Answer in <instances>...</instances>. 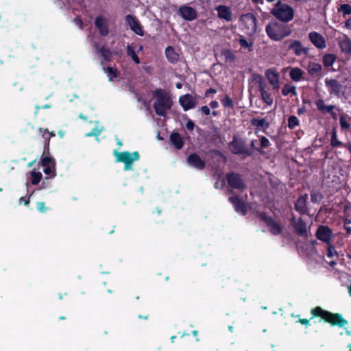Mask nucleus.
Listing matches in <instances>:
<instances>
[{
  "mask_svg": "<svg viewBox=\"0 0 351 351\" xmlns=\"http://www.w3.org/2000/svg\"><path fill=\"white\" fill-rule=\"evenodd\" d=\"M312 317L311 319L314 317H320L321 319L319 322L323 319L325 322L329 323L331 326H338L339 328L343 327L345 325L348 324V321L344 319L341 313H334L326 310H324L320 306H316L313 308L311 311Z\"/></svg>",
  "mask_w": 351,
  "mask_h": 351,
  "instance_id": "obj_1",
  "label": "nucleus"
},
{
  "mask_svg": "<svg viewBox=\"0 0 351 351\" xmlns=\"http://www.w3.org/2000/svg\"><path fill=\"white\" fill-rule=\"evenodd\" d=\"M267 36L273 41H281L291 34V27L274 20L269 21L265 27Z\"/></svg>",
  "mask_w": 351,
  "mask_h": 351,
  "instance_id": "obj_2",
  "label": "nucleus"
},
{
  "mask_svg": "<svg viewBox=\"0 0 351 351\" xmlns=\"http://www.w3.org/2000/svg\"><path fill=\"white\" fill-rule=\"evenodd\" d=\"M156 100L154 103V108L157 115L165 117L167 111L171 108L173 101L171 96L165 90L156 88L152 92Z\"/></svg>",
  "mask_w": 351,
  "mask_h": 351,
  "instance_id": "obj_3",
  "label": "nucleus"
},
{
  "mask_svg": "<svg viewBox=\"0 0 351 351\" xmlns=\"http://www.w3.org/2000/svg\"><path fill=\"white\" fill-rule=\"evenodd\" d=\"M270 13L279 21L285 24L293 20L294 17L293 8L287 3H282L280 0L274 4Z\"/></svg>",
  "mask_w": 351,
  "mask_h": 351,
  "instance_id": "obj_4",
  "label": "nucleus"
},
{
  "mask_svg": "<svg viewBox=\"0 0 351 351\" xmlns=\"http://www.w3.org/2000/svg\"><path fill=\"white\" fill-rule=\"evenodd\" d=\"M229 148L233 154L242 156L243 158L252 156V150L250 149L246 141L237 136H234L229 143Z\"/></svg>",
  "mask_w": 351,
  "mask_h": 351,
  "instance_id": "obj_5",
  "label": "nucleus"
},
{
  "mask_svg": "<svg viewBox=\"0 0 351 351\" xmlns=\"http://www.w3.org/2000/svg\"><path fill=\"white\" fill-rule=\"evenodd\" d=\"M228 184V193L229 191L237 190L240 193L246 191L247 185L244 180L243 176L235 171H230L226 176Z\"/></svg>",
  "mask_w": 351,
  "mask_h": 351,
  "instance_id": "obj_6",
  "label": "nucleus"
},
{
  "mask_svg": "<svg viewBox=\"0 0 351 351\" xmlns=\"http://www.w3.org/2000/svg\"><path fill=\"white\" fill-rule=\"evenodd\" d=\"M229 195L228 201L232 204L234 210L243 216L246 215L248 212L247 194L243 196L230 190Z\"/></svg>",
  "mask_w": 351,
  "mask_h": 351,
  "instance_id": "obj_7",
  "label": "nucleus"
},
{
  "mask_svg": "<svg viewBox=\"0 0 351 351\" xmlns=\"http://www.w3.org/2000/svg\"><path fill=\"white\" fill-rule=\"evenodd\" d=\"M252 81L258 85L261 93V99L267 106H271L274 102L273 97L267 90V84L263 77L258 73H254L251 76Z\"/></svg>",
  "mask_w": 351,
  "mask_h": 351,
  "instance_id": "obj_8",
  "label": "nucleus"
},
{
  "mask_svg": "<svg viewBox=\"0 0 351 351\" xmlns=\"http://www.w3.org/2000/svg\"><path fill=\"white\" fill-rule=\"evenodd\" d=\"M114 155L116 157V161L124 164V171L131 170L134 161L140 158V154L137 151L132 153L128 151L118 152L114 151Z\"/></svg>",
  "mask_w": 351,
  "mask_h": 351,
  "instance_id": "obj_9",
  "label": "nucleus"
},
{
  "mask_svg": "<svg viewBox=\"0 0 351 351\" xmlns=\"http://www.w3.org/2000/svg\"><path fill=\"white\" fill-rule=\"evenodd\" d=\"M243 30L249 36H254L257 29V19L252 12L243 14L239 19Z\"/></svg>",
  "mask_w": 351,
  "mask_h": 351,
  "instance_id": "obj_10",
  "label": "nucleus"
},
{
  "mask_svg": "<svg viewBox=\"0 0 351 351\" xmlns=\"http://www.w3.org/2000/svg\"><path fill=\"white\" fill-rule=\"evenodd\" d=\"M256 217L269 227V232L272 235L277 236L282 232V226L280 223L276 221L272 217L268 216L265 212H258Z\"/></svg>",
  "mask_w": 351,
  "mask_h": 351,
  "instance_id": "obj_11",
  "label": "nucleus"
},
{
  "mask_svg": "<svg viewBox=\"0 0 351 351\" xmlns=\"http://www.w3.org/2000/svg\"><path fill=\"white\" fill-rule=\"evenodd\" d=\"M206 158L209 166H210L215 172L213 177L215 179V187L218 189V184L219 182V150L218 149H210L206 153Z\"/></svg>",
  "mask_w": 351,
  "mask_h": 351,
  "instance_id": "obj_12",
  "label": "nucleus"
},
{
  "mask_svg": "<svg viewBox=\"0 0 351 351\" xmlns=\"http://www.w3.org/2000/svg\"><path fill=\"white\" fill-rule=\"evenodd\" d=\"M328 92L331 96L340 98L345 93L343 83L335 78L326 77L324 80Z\"/></svg>",
  "mask_w": 351,
  "mask_h": 351,
  "instance_id": "obj_13",
  "label": "nucleus"
},
{
  "mask_svg": "<svg viewBox=\"0 0 351 351\" xmlns=\"http://www.w3.org/2000/svg\"><path fill=\"white\" fill-rule=\"evenodd\" d=\"M289 221L296 234L302 237L308 236L307 224L302 217L296 219L295 215L292 213Z\"/></svg>",
  "mask_w": 351,
  "mask_h": 351,
  "instance_id": "obj_14",
  "label": "nucleus"
},
{
  "mask_svg": "<svg viewBox=\"0 0 351 351\" xmlns=\"http://www.w3.org/2000/svg\"><path fill=\"white\" fill-rule=\"evenodd\" d=\"M315 237L318 240L328 244L333 237L332 230L328 226L320 225L316 230Z\"/></svg>",
  "mask_w": 351,
  "mask_h": 351,
  "instance_id": "obj_15",
  "label": "nucleus"
},
{
  "mask_svg": "<svg viewBox=\"0 0 351 351\" xmlns=\"http://www.w3.org/2000/svg\"><path fill=\"white\" fill-rule=\"evenodd\" d=\"M285 45H288L287 49L292 51L296 56L308 53V48L304 47L300 40L289 39L285 42Z\"/></svg>",
  "mask_w": 351,
  "mask_h": 351,
  "instance_id": "obj_16",
  "label": "nucleus"
},
{
  "mask_svg": "<svg viewBox=\"0 0 351 351\" xmlns=\"http://www.w3.org/2000/svg\"><path fill=\"white\" fill-rule=\"evenodd\" d=\"M125 19V22L130 26V28L132 32L141 36L144 35L143 26L136 16L131 14H128L126 15Z\"/></svg>",
  "mask_w": 351,
  "mask_h": 351,
  "instance_id": "obj_17",
  "label": "nucleus"
},
{
  "mask_svg": "<svg viewBox=\"0 0 351 351\" xmlns=\"http://www.w3.org/2000/svg\"><path fill=\"white\" fill-rule=\"evenodd\" d=\"M94 24L101 36H106L109 34L108 21L106 17L101 15L96 16Z\"/></svg>",
  "mask_w": 351,
  "mask_h": 351,
  "instance_id": "obj_18",
  "label": "nucleus"
},
{
  "mask_svg": "<svg viewBox=\"0 0 351 351\" xmlns=\"http://www.w3.org/2000/svg\"><path fill=\"white\" fill-rule=\"evenodd\" d=\"M308 194L300 195L294 204L295 210L298 212L301 215L308 213V208L307 206Z\"/></svg>",
  "mask_w": 351,
  "mask_h": 351,
  "instance_id": "obj_19",
  "label": "nucleus"
},
{
  "mask_svg": "<svg viewBox=\"0 0 351 351\" xmlns=\"http://www.w3.org/2000/svg\"><path fill=\"white\" fill-rule=\"evenodd\" d=\"M179 15L186 21H193L197 18V11L192 7L182 5L178 9Z\"/></svg>",
  "mask_w": 351,
  "mask_h": 351,
  "instance_id": "obj_20",
  "label": "nucleus"
},
{
  "mask_svg": "<svg viewBox=\"0 0 351 351\" xmlns=\"http://www.w3.org/2000/svg\"><path fill=\"white\" fill-rule=\"evenodd\" d=\"M186 162L189 165L199 170H203L206 167V162L202 160L199 156L196 153L189 155L186 158Z\"/></svg>",
  "mask_w": 351,
  "mask_h": 351,
  "instance_id": "obj_21",
  "label": "nucleus"
},
{
  "mask_svg": "<svg viewBox=\"0 0 351 351\" xmlns=\"http://www.w3.org/2000/svg\"><path fill=\"white\" fill-rule=\"evenodd\" d=\"M308 38L313 45L317 49H322L326 47V40L324 36L316 32L308 34Z\"/></svg>",
  "mask_w": 351,
  "mask_h": 351,
  "instance_id": "obj_22",
  "label": "nucleus"
},
{
  "mask_svg": "<svg viewBox=\"0 0 351 351\" xmlns=\"http://www.w3.org/2000/svg\"><path fill=\"white\" fill-rule=\"evenodd\" d=\"M179 102L183 109L186 111L195 108V102L190 94L182 95L179 98Z\"/></svg>",
  "mask_w": 351,
  "mask_h": 351,
  "instance_id": "obj_23",
  "label": "nucleus"
},
{
  "mask_svg": "<svg viewBox=\"0 0 351 351\" xmlns=\"http://www.w3.org/2000/svg\"><path fill=\"white\" fill-rule=\"evenodd\" d=\"M315 104L318 111L322 114H330L332 112V110L335 109H337V110H340L339 108H337L335 105H326L324 99H318L315 100Z\"/></svg>",
  "mask_w": 351,
  "mask_h": 351,
  "instance_id": "obj_24",
  "label": "nucleus"
},
{
  "mask_svg": "<svg viewBox=\"0 0 351 351\" xmlns=\"http://www.w3.org/2000/svg\"><path fill=\"white\" fill-rule=\"evenodd\" d=\"M307 71L308 74L313 77H320L322 75V66L317 62H309Z\"/></svg>",
  "mask_w": 351,
  "mask_h": 351,
  "instance_id": "obj_25",
  "label": "nucleus"
},
{
  "mask_svg": "<svg viewBox=\"0 0 351 351\" xmlns=\"http://www.w3.org/2000/svg\"><path fill=\"white\" fill-rule=\"evenodd\" d=\"M265 75L270 84L273 86L274 89H278L280 86L278 73L273 69H268L266 71Z\"/></svg>",
  "mask_w": 351,
  "mask_h": 351,
  "instance_id": "obj_26",
  "label": "nucleus"
},
{
  "mask_svg": "<svg viewBox=\"0 0 351 351\" xmlns=\"http://www.w3.org/2000/svg\"><path fill=\"white\" fill-rule=\"evenodd\" d=\"M170 142L172 145L177 149H181L184 145V141L180 133L173 132L169 137Z\"/></svg>",
  "mask_w": 351,
  "mask_h": 351,
  "instance_id": "obj_27",
  "label": "nucleus"
},
{
  "mask_svg": "<svg viewBox=\"0 0 351 351\" xmlns=\"http://www.w3.org/2000/svg\"><path fill=\"white\" fill-rule=\"evenodd\" d=\"M94 47L95 50L101 54L106 61L110 62L112 60V54L109 49H106L105 46L99 47L98 43H95Z\"/></svg>",
  "mask_w": 351,
  "mask_h": 351,
  "instance_id": "obj_28",
  "label": "nucleus"
},
{
  "mask_svg": "<svg viewBox=\"0 0 351 351\" xmlns=\"http://www.w3.org/2000/svg\"><path fill=\"white\" fill-rule=\"evenodd\" d=\"M339 47L342 53L347 55L351 53V40L347 36L339 41Z\"/></svg>",
  "mask_w": 351,
  "mask_h": 351,
  "instance_id": "obj_29",
  "label": "nucleus"
},
{
  "mask_svg": "<svg viewBox=\"0 0 351 351\" xmlns=\"http://www.w3.org/2000/svg\"><path fill=\"white\" fill-rule=\"evenodd\" d=\"M165 56L167 60L171 64H176L178 62L179 55L176 52L174 48L171 46H168L165 49Z\"/></svg>",
  "mask_w": 351,
  "mask_h": 351,
  "instance_id": "obj_30",
  "label": "nucleus"
},
{
  "mask_svg": "<svg viewBox=\"0 0 351 351\" xmlns=\"http://www.w3.org/2000/svg\"><path fill=\"white\" fill-rule=\"evenodd\" d=\"M38 131L44 139V154L46 152L49 154L50 140L47 134L49 133V130L47 128H39Z\"/></svg>",
  "mask_w": 351,
  "mask_h": 351,
  "instance_id": "obj_31",
  "label": "nucleus"
},
{
  "mask_svg": "<svg viewBox=\"0 0 351 351\" xmlns=\"http://www.w3.org/2000/svg\"><path fill=\"white\" fill-rule=\"evenodd\" d=\"M232 12L230 7L221 5V19H224L226 21H231L232 20Z\"/></svg>",
  "mask_w": 351,
  "mask_h": 351,
  "instance_id": "obj_32",
  "label": "nucleus"
},
{
  "mask_svg": "<svg viewBox=\"0 0 351 351\" xmlns=\"http://www.w3.org/2000/svg\"><path fill=\"white\" fill-rule=\"evenodd\" d=\"M337 60V56L334 53H326L322 58V62L325 67H330L333 65Z\"/></svg>",
  "mask_w": 351,
  "mask_h": 351,
  "instance_id": "obj_33",
  "label": "nucleus"
},
{
  "mask_svg": "<svg viewBox=\"0 0 351 351\" xmlns=\"http://www.w3.org/2000/svg\"><path fill=\"white\" fill-rule=\"evenodd\" d=\"M330 145L332 147H343V145H345V143L338 140L335 128H333L331 132Z\"/></svg>",
  "mask_w": 351,
  "mask_h": 351,
  "instance_id": "obj_34",
  "label": "nucleus"
},
{
  "mask_svg": "<svg viewBox=\"0 0 351 351\" xmlns=\"http://www.w3.org/2000/svg\"><path fill=\"white\" fill-rule=\"evenodd\" d=\"M302 70L298 67L291 69V70L289 72V76L291 79L295 82L300 81L302 78Z\"/></svg>",
  "mask_w": 351,
  "mask_h": 351,
  "instance_id": "obj_35",
  "label": "nucleus"
},
{
  "mask_svg": "<svg viewBox=\"0 0 351 351\" xmlns=\"http://www.w3.org/2000/svg\"><path fill=\"white\" fill-rule=\"evenodd\" d=\"M239 43L241 48L247 49L248 51H252L253 41L247 40L243 36L239 35Z\"/></svg>",
  "mask_w": 351,
  "mask_h": 351,
  "instance_id": "obj_36",
  "label": "nucleus"
},
{
  "mask_svg": "<svg viewBox=\"0 0 351 351\" xmlns=\"http://www.w3.org/2000/svg\"><path fill=\"white\" fill-rule=\"evenodd\" d=\"M251 124L253 126H255L258 128H264L267 129L269 128V123H267L265 120V119H257V118H253L251 120Z\"/></svg>",
  "mask_w": 351,
  "mask_h": 351,
  "instance_id": "obj_37",
  "label": "nucleus"
},
{
  "mask_svg": "<svg viewBox=\"0 0 351 351\" xmlns=\"http://www.w3.org/2000/svg\"><path fill=\"white\" fill-rule=\"evenodd\" d=\"M47 154H49V153L43 154L41 157V165L43 166H56V161L51 156H47Z\"/></svg>",
  "mask_w": 351,
  "mask_h": 351,
  "instance_id": "obj_38",
  "label": "nucleus"
},
{
  "mask_svg": "<svg viewBox=\"0 0 351 351\" xmlns=\"http://www.w3.org/2000/svg\"><path fill=\"white\" fill-rule=\"evenodd\" d=\"M282 94L284 96H287L289 94L295 96L297 95L296 87L289 84H285L282 89Z\"/></svg>",
  "mask_w": 351,
  "mask_h": 351,
  "instance_id": "obj_39",
  "label": "nucleus"
},
{
  "mask_svg": "<svg viewBox=\"0 0 351 351\" xmlns=\"http://www.w3.org/2000/svg\"><path fill=\"white\" fill-rule=\"evenodd\" d=\"M104 69L107 72L108 80L112 81L114 78H116L119 76V72L116 68L107 66L104 67Z\"/></svg>",
  "mask_w": 351,
  "mask_h": 351,
  "instance_id": "obj_40",
  "label": "nucleus"
},
{
  "mask_svg": "<svg viewBox=\"0 0 351 351\" xmlns=\"http://www.w3.org/2000/svg\"><path fill=\"white\" fill-rule=\"evenodd\" d=\"M31 182L33 185L38 184L42 179V173L40 171H36L35 169L31 171Z\"/></svg>",
  "mask_w": 351,
  "mask_h": 351,
  "instance_id": "obj_41",
  "label": "nucleus"
},
{
  "mask_svg": "<svg viewBox=\"0 0 351 351\" xmlns=\"http://www.w3.org/2000/svg\"><path fill=\"white\" fill-rule=\"evenodd\" d=\"M126 53L128 56L132 58V60L136 64L140 63V59L131 45H128L126 48Z\"/></svg>",
  "mask_w": 351,
  "mask_h": 351,
  "instance_id": "obj_42",
  "label": "nucleus"
},
{
  "mask_svg": "<svg viewBox=\"0 0 351 351\" xmlns=\"http://www.w3.org/2000/svg\"><path fill=\"white\" fill-rule=\"evenodd\" d=\"M221 55L224 56L226 62L232 63L235 60V56L234 52L230 49L223 50L221 52Z\"/></svg>",
  "mask_w": 351,
  "mask_h": 351,
  "instance_id": "obj_43",
  "label": "nucleus"
},
{
  "mask_svg": "<svg viewBox=\"0 0 351 351\" xmlns=\"http://www.w3.org/2000/svg\"><path fill=\"white\" fill-rule=\"evenodd\" d=\"M339 124L342 130H348L350 128V123L346 120L345 114L340 115Z\"/></svg>",
  "mask_w": 351,
  "mask_h": 351,
  "instance_id": "obj_44",
  "label": "nucleus"
},
{
  "mask_svg": "<svg viewBox=\"0 0 351 351\" xmlns=\"http://www.w3.org/2000/svg\"><path fill=\"white\" fill-rule=\"evenodd\" d=\"M221 102L225 108L234 110L233 101L229 96L226 95L223 99H221Z\"/></svg>",
  "mask_w": 351,
  "mask_h": 351,
  "instance_id": "obj_45",
  "label": "nucleus"
},
{
  "mask_svg": "<svg viewBox=\"0 0 351 351\" xmlns=\"http://www.w3.org/2000/svg\"><path fill=\"white\" fill-rule=\"evenodd\" d=\"M300 124V121L298 117L295 115H291L288 118V128L291 130L294 129L296 126Z\"/></svg>",
  "mask_w": 351,
  "mask_h": 351,
  "instance_id": "obj_46",
  "label": "nucleus"
},
{
  "mask_svg": "<svg viewBox=\"0 0 351 351\" xmlns=\"http://www.w3.org/2000/svg\"><path fill=\"white\" fill-rule=\"evenodd\" d=\"M338 11L342 12L343 16H346L351 14V6L349 4H341L338 8Z\"/></svg>",
  "mask_w": 351,
  "mask_h": 351,
  "instance_id": "obj_47",
  "label": "nucleus"
},
{
  "mask_svg": "<svg viewBox=\"0 0 351 351\" xmlns=\"http://www.w3.org/2000/svg\"><path fill=\"white\" fill-rule=\"evenodd\" d=\"M327 245V256L328 258H333L335 256H337V252L335 250V246L332 244V243H328Z\"/></svg>",
  "mask_w": 351,
  "mask_h": 351,
  "instance_id": "obj_48",
  "label": "nucleus"
},
{
  "mask_svg": "<svg viewBox=\"0 0 351 351\" xmlns=\"http://www.w3.org/2000/svg\"><path fill=\"white\" fill-rule=\"evenodd\" d=\"M256 143H257V140L253 139L250 141V144L249 145L250 149H252V156L254 155L255 152H257L258 153H259L261 154H264L265 152L262 149L256 146Z\"/></svg>",
  "mask_w": 351,
  "mask_h": 351,
  "instance_id": "obj_49",
  "label": "nucleus"
},
{
  "mask_svg": "<svg viewBox=\"0 0 351 351\" xmlns=\"http://www.w3.org/2000/svg\"><path fill=\"white\" fill-rule=\"evenodd\" d=\"M43 167H44L43 171L45 174L49 175L51 176H56L55 166H43Z\"/></svg>",
  "mask_w": 351,
  "mask_h": 351,
  "instance_id": "obj_50",
  "label": "nucleus"
},
{
  "mask_svg": "<svg viewBox=\"0 0 351 351\" xmlns=\"http://www.w3.org/2000/svg\"><path fill=\"white\" fill-rule=\"evenodd\" d=\"M260 143H261V149H265L267 148L271 145V143L267 138H266L264 136H262L260 138Z\"/></svg>",
  "mask_w": 351,
  "mask_h": 351,
  "instance_id": "obj_51",
  "label": "nucleus"
},
{
  "mask_svg": "<svg viewBox=\"0 0 351 351\" xmlns=\"http://www.w3.org/2000/svg\"><path fill=\"white\" fill-rule=\"evenodd\" d=\"M101 130L98 127H95L89 133L86 134L87 136L97 137L101 134Z\"/></svg>",
  "mask_w": 351,
  "mask_h": 351,
  "instance_id": "obj_52",
  "label": "nucleus"
},
{
  "mask_svg": "<svg viewBox=\"0 0 351 351\" xmlns=\"http://www.w3.org/2000/svg\"><path fill=\"white\" fill-rule=\"evenodd\" d=\"M36 207L37 209L41 213L45 212L47 210L45 203L44 202H37Z\"/></svg>",
  "mask_w": 351,
  "mask_h": 351,
  "instance_id": "obj_53",
  "label": "nucleus"
},
{
  "mask_svg": "<svg viewBox=\"0 0 351 351\" xmlns=\"http://www.w3.org/2000/svg\"><path fill=\"white\" fill-rule=\"evenodd\" d=\"M319 194L315 193L314 192L311 193V200L313 203H317L318 202L317 197H319Z\"/></svg>",
  "mask_w": 351,
  "mask_h": 351,
  "instance_id": "obj_54",
  "label": "nucleus"
},
{
  "mask_svg": "<svg viewBox=\"0 0 351 351\" xmlns=\"http://www.w3.org/2000/svg\"><path fill=\"white\" fill-rule=\"evenodd\" d=\"M200 110L202 111V112H203L206 115H209L210 113V110L209 107L207 106H202L200 108Z\"/></svg>",
  "mask_w": 351,
  "mask_h": 351,
  "instance_id": "obj_55",
  "label": "nucleus"
},
{
  "mask_svg": "<svg viewBox=\"0 0 351 351\" xmlns=\"http://www.w3.org/2000/svg\"><path fill=\"white\" fill-rule=\"evenodd\" d=\"M298 322H300L301 324L305 326L306 327H308V326H310L309 319H306V318L299 319V320Z\"/></svg>",
  "mask_w": 351,
  "mask_h": 351,
  "instance_id": "obj_56",
  "label": "nucleus"
},
{
  "mask_svg": "<svg viewBox=\"0 0 351 351\" xmlns=\"http://www.w3.org/2000/svg\"><path fill=\"white\" fill-rule=\"evenodd\" d=\"M186 128L189 130H193L194 129V127H195V124L194 123L191 121V120H189L187 122H186Z\"/></svg>",
  "mask_w": 351,
  "mask_h": 351,
  "instance_id": "obj_57",
  "label": "nucleus"
},
{
  "mask_svg": "<svg viewBox=\"0 0 351 351\" xmlns=\"http://www.w3.org/2000/svg\"><path fill=\"white\" fill-rule=\"evenodd\" d=\"M19 200H20V203L23 202V203H24V204H25V206H29V202H30V201H29V197L26 198L25 197H21L20 198V199H19Z\"/></svg>",
  "mask_w": 351,
  "mask_h": 351,
  "instance_id": "obj_58",
  "label": "nucleus"
},
{
  "mask_svg": "<svg viewBox=\"0 0 351 351\" xmlns=\"http://www.w3.org/2000/svg\"><path fill=\"white\" fill-rule=\"evenodd\" d=\"M306 111V108L304 106L303 107H301V108H299L297 110V113L298 115H301L303 113H304Z\"/></svg>",
  "mask_w": 351,
  "mask_h": 351,
  "instance_id": "obj_59",
  "label": "nucleus"
},
{
  "mask_svg": "<svg viewBox=\"0 0 351 351\" xmlns=\"http://www.w3.org/2000/svg\"><path fill=\"white\" fill-rule=\"evenodd\" d=\"M330 117H332V119L334 120H337V114L336 113V112H335V110H332V112L330 113Z\"/></svg>",
  "mask_w": 351,
  "mask_h": 351,
  "instance_id": "obj_60",
  "label": "nucleus"
},
{
  "mask_svg": "<svg viewBox=\"0 0 351 351\" xmlns=\"http://www.w3.org/2000/svg\"><path fill=\"white\" fill-rule=\"evenodd\" d=\"M75 21L76 22V23H77V25H80V27L81 28H82V26H83V22H82V21L80 18H75Z\"/></svg>",
  "mask_w": 351,
  "mask_h": 351,
  "instance_id": "obj_61",
  "label": "nucleus"
},
{
  "mask_svg": "<svg viewBox=\"0 0 351 351\" xmlns=\"http://www.w3.org/2000/svg\"><path fill=\"white\" fill-rule=\"evenodd\" d=\"M210 106L212 108H215L218 106V102L216 101H212L210 103Z\"/></svg>",
  "mask_w": 351,
  "mask_h": 351,
  "instance_id": "obj_62",
  "label": "nucleus"
},
{
  "mask_svg": "<svg viewBox=\"0 0 351 351\" xmlns=\"http://www.w3.org/2000/svg\"><path fill=\"white\" fill-rule=\"evenodd\" d=\"M344 229L346 230L347 234H351V226H344Z\"/></svg>",
  "mask_w": 351,
  "mask_h": 351,
  "instance_id": "obj_63",
  "label": "nucleus"
},
{
  "mask_svg": "<svg viewBox=\"0 0 351 351\" xmlns=\"http://www.w3.org/2000/svg\"><path fill=\"white\" fill-rule=\"evenodd\" d=\"M346 25L348 28L350 29H351V19H349L346 22Z\"/></svg>",
  "mask_w": 351,
  "mask_h": 351,
  "instance_id": "obj_64",
  "label": "nucleus"
}]
</instances>
